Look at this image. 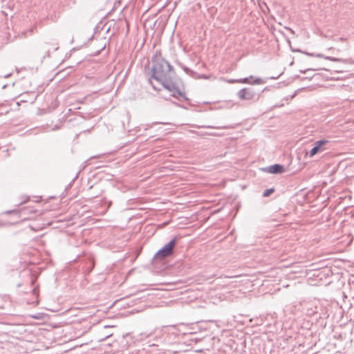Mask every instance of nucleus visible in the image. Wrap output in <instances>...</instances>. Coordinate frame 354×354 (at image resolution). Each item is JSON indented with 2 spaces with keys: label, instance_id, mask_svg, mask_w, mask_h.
Wrapping results in <instances>:
<instances>
[{
  "label": "nucleus",
  "instance_id": "6e6552de",
  "mask_svg": "<svg viewBox=\"0 0 354 354\" xmlns=\"http://www.w3.org/2000/svg\"><path fill=\"white\" fill-rule=\"evenodd\" d=\"M324 58L326 59L334 61V62H340L348 63V64L354 63V61L351 62V59H342L335 58V57H324Z\"/></svg>",
  "mask_w": 354,
  "mask_h": 354
},
{
  "label": "nucleus",
  "instance_id": "1a4fd4ad",
  "mask_svg": "<svg viewBox=\"0 0 354 354\" xmlns=\"http://www.w3.org/2000/svg\"><path fill=\"white\" fill-rule=\"evenodd\" d=\"M273 192V189H266L263 194V196L265 197L269 196Z\"/></svg>",
  "mask_w": 354,
  "mask_h": 354
},
{
  "label": "nucleus",
  "instance_id": "f257e3e1",
  "mask_svg": "<svg viewBox=\"0 0 354 354\" xmlns=\"http://www.w3.org/2000/svg\"><path fill=\"white\" fill-rule=\"evenodd\" d=\"M173 69L170 64L163 59H157L153 62L151 70V77L149 80V83L155 90H159L157 86L153 82L152 80L157 82L163 80L169 76V73Z\"/></svg>",
  "mask_w": 354,
  "mask_h": 354
},
{
  "label": "nucleus",
  "instance_id": "f03ea898",
  "mask_svg": "<svg viewBox=\"0 0 354 354\" xmlns=\"http://www.w3.org/2000/svg\"><path fill=\"white\" fill-rule=\"evenodd\" d=\"M176 243V239H173L164 247L159 250L154 255V259H163L172 254L174 248Z\"/></svg>",
  "mask_w": 354,
  "mask_h": 354
},
{
  "label": "nucleus",
  "instance_id": "f8f14e48",
  "mask_svg": "<svg viewBox=\"0 0 354 354\" xmlns=\"http://www.w3.org/2000/svg\"><path fill=\"white\" fill-rule=\"evenodd\" d=\"M316 56L318 57H324L323 55L322 54H317Z\"/></svg>",
  "mask_w": 354,
  "mask_h": 354
},
{
  "label": "nucleus",
  "instance_id": "20e7f679",
  "mask_svg": "<svg viewBox=\"0 0 354 354\" xmlns=\"http://www.w3.org/2000/svg\"><path fill=\"white\" fill-rule=\"evenodd\" d=\"M328 142L326 140H318L315 143L314 147L310 151L309 156L313 157L315 154L324 151V146Z\"/></svg>",
  "mask_w": 354,
  "mask_h": 354
},
{
  "label": "nucleus",
  "instance_id": "9b49d317",
  "mask_svg": "<svg viewBox=\"0 0 354 354\" xmlns=\"http://www.w3.org/2000/svg\"><path fill=\"white\" fill-rule=\"evenodd\" d=\"M198 136H205V135H210V134L208 133H198Z\"/></svg>",
  "mask_w": 354,
  "mask_h": 354
},
{
  "label": "nucleus",
  "instance_id": "423d86ee",
  "mask_svg": "<svg viewBox=\"0 0 354 354\" xmlns=\"http://www.w3.org/2000/svg\"><path fill=\"white\" fill-rule=\"evenodd\" d=\"M284 171V167L281 165H274L268 168V171L271 174H281Z\"/></svg>",
  "mask_w": 354,
  "mask_h": 354
},
{
  "label": "nucleus",
  "instance_id": "7ed1b4c3",
  "mask_svg": "<svg viewBox=\"0 0 354 354\" xmlns=\"http://www.w3.org/2000/svg\"><path fill=\"white\" fill-rule=\"evenodd\" d=\"M157 83L161 84L165 89L168 90L174 97L181 95L180 91L178 90L176 85L174 82L169 81L167 77L163 79V80L158 82Z\"/></svg>",
  "mask_w": 354,
  "mask_h": 354
},
{
  "label": "nucleus",
  "instance_id": "9d476101",
  "mask_svg": "<svg viewBox=\"0 0 354 354\" xmlns=\"http://www.w3.org/2000/svg\"><path fill=\"white\" fill-rule=\"evenodd\" d=\"M262 83H263L262 80H261V79H260V78H257H257H255V79L254 80V82H253V84H262Z\"/></svg>",
  "mask_w": 354,
  "mask_h": 354
},
{
  "label": "nucleus",
  "instance_id": "0eeeda50",
  "mask_svg": "<svg viewBox=\"0 0 354 354\" xmlns=\"http://www.w3.org/2000/svg\"><path fill=\"white\" fill-rule=\"evenodd\" d=\"M253 76H250L249 77H245L243 79H239V80H228L227 82L228 83H243V84H251L250 82V79H253Z\"/></svg>",
  "mask_w": 354,
  "mask_h": 354
},
{
  "label": "nucleus",
  "instance_id": "39448f33",
  "mask_svg": "<svg viewBox=\"0 0 354 354\" xmlns=\"http://www.w3.org/2000/svg\"><path fill=\"white\" fill-rule=\"evenodd\" d=\"M238 97L241 100H250L254 97V93L248 88H243L239 91Z\"/></svg>",
  "mask_w": 354,
  "mask_h": 354
}]
</instances>
